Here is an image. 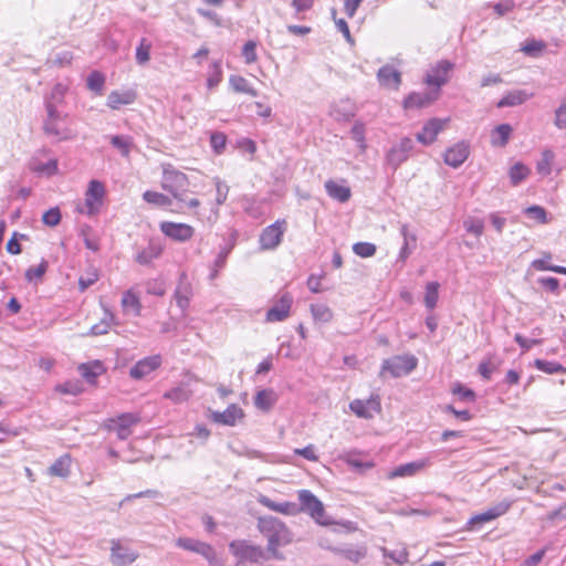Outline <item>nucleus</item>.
Wrapping results in <instances>:
<instances>
[{"instance_id": "f257e3e1", "label": "nucleus", "mask_w": 566, "mask_h": 566, "mask_svg": "<svg viewBox=\"0 0 566 566\" xmlns=\"http://www.w3.org/2000/svg\"><path fill=\"white\" fill-rule=\"evenodd\" d=\"M258 528L261 534L268 539V553L272 558L282 560L283 554L279 548L290 544L293 541V535L286 525L274 516H262L258 520Z\"/></svg>"}, {"instance_id": "f03ea898", "label": "nucleus", "mask_w": 566, "mask_h": 566, "mask_svg": "<svg viewBox=\"0 0 566 566\" xmlns=\"http://www.w3.org/2000/svg\"><path fill=\"white\" fill-rule=\"evenodd\" d=\"M45 113L42 130L46 137L54 142H66L75 138L76 134L72 128L69 113L63 109H55L52 105L49 106V111H45Z\"/></svg>"}, {"instance_id": "7ed1b4c3", "label": "nucleus", "mask_w": 566, "mask_h": 566, "mask_svg": "<svg viewBox=\"0 0 566 566\" xmlns=\"http://www.w3.org/2000/svg\"><path fill=\"white\" fill-rule=\"evenodd\" d=\"M300 501L298 512H304L311 515L315 522L321 525H329L332 521L325 515V509L321 500L315 496L310 490H300L297 492Z\"/></svg>"}, {"instance_id": "20e7f679", "label": "nucleus", "mask_w": 566, "mask_h": 566, "mask_svg": "<svg viewBox=\"0 0 566 566\" xmlns=\"http://www.w3.org/2000/svg\"><path fill=\"white\" fill-rule=\"evenodd\" d=\"M418 360L413 355H397L382 361L379 376L385 377L389 374L394 378H399L410 374L417 367Z\"/></svg>"}, {"instance_id": "39448f33", "label": "nucleus", "mask_w": 566, "mask_h": 566, "mask_svg": "<svg viewBox=\"0 0 566 566\" xmlns=\"http://www.w3.org/2000/svg\"><path fill=\"white\" fill-rule=\"evenodd\" d=\"M165 180L166 182L168 180H172L176 184L175 188L167 185H165V188L172 193L174 198L177 199L182 207L196 209L200 206V201L197 198H189L187 190L184 189L187 185V177L185 174L179 171L166 172Z\"/></svg>"}, {"instance_id": "423d86ee", "label": "nucleus", "mask_w": 566, "mask_h": 566, "mask_svg": "<svg viewBox=\"0 0 566 566\" xmlns=\"http://www.w3.org/2000/svg\"><path fill=\"white\" fill-rule=\"evenodd\" d=\"M286 229L287 223L284 219L276 220L264 228L259 238L260 249L263 251L276 249L281 244Z\"/></svg>"}, {"instance_id": "0eeeda50", "label": "nucleus", "mask_w": 566, "mask_h": 566, "mask_svg": "<svg viewBox=\"0 0 566 566\" xmlns=\"http://www.w3.org/2000/svg\"><path fill=\"white\" fill-rule=\"evenodd\" d=\"M177 546L203 556L212 566H223L214 548L210 544L195 538L179 537L177 539Z\"/></svg>"}, {"instance_id": "6e6552de", "label": "nucleus", "mask_w": 566, "mask_h": 566, "mask_svg": "<svg viewBox=\"0 0 566 566\" xmlns=\"http://www.w3.org/2000/svg\"><path fill=\"white\" fill-rule=\"evenodd\" d=\"M104 196V185L98 180H91L88 184V188L85 192L84 208H80L78 212L87 216L96 214L103 205Z\"/></svg>"}, {"instance_id": "1a4fd4ad", "label": "nucleus", "mask_w": 566, "mask_h": 566, "mask_svg": "<svg viewBox=\"0 0 566 566\" xmlns=\"http://www.w3.org/2000/svg\"><path fill=\"white\" fill-rule=\"evenodd\" d=\"M229 547L237 559L254 564L269 558L261 546L249 544L245 541H233Z\"/></svg>"}, {"instance_id": "9d476101", "label": "nucleus", "mask_w": 566, "mask_h": 566, "mask_svg": "<svg viewBox=\"0 0 566 566\" xmlns=\"http://www.w3.org/2000/svg\"><path fill=\"white\" fill-rule=\"evenodd\" d=\"M138 422V417L133 413H123L117 418H109L105 422V428L109 432H115L120 440L127 439L132 434V426Z\"/></svg>"}, {"instance_id": "9b49d317", "label": "nucleus", "mask_w": 566, "mask_h": 566, "mask_svg": "<svg viewBox=\"0 0 566 566\" xmlns=\"http://www.w3.org/2000/svg\"><path fill=\"white\" fill-rule=\"evenodd\" d=\"M413 148V142L409 137H403L394 145L386 155V163L396 170L402 163H405L410 151Z\"/></svg>"}, {"instance_id": "f8f14e48", "label": "nucleus", "mask_w": 566, "mask_h": 566, "mask_svg": "<svg viewBox=\"0 0 566 566\" xmlns=\"http://www.w3.org/2000/svg\"><path fill=\"white\" fill-rule=\"evenodd\" d=\"M159 227L166 237L177 242L189 241L195 234V229L187 223L163 221Z\"/></svg>"}, {"instance_id": "ddd939ff", "label": "nucleus", "mask_w": 566, "mask_h": 566, "mask_svg": "<svg viewBox=\"0 0 566 566\" xmlns=\"http://www.w3.org/2000/svg\"><path fill=\"white\" fill-rule=\"evenodd\" d=\"M512 503L513 502L511 500H503V501L496 503L495 505L489 507L484 512L472 516L469 520L468 524L473 528L475 525L491 522V521L504 515L510 510Z\"/></svg>"}, {"instance_id": "4468645a", "label": "nucleus", "mask_w": 566, "mask_h": 566, "mask_svg": "<svg viewBox=\"0 0 566 566\" xmlns=\"http://www.w3.org/2000/svg\"><path fill=\"white\" fill-rule=\"evenodd\" d=\"M111 551V562L114 566L129 565L138 557L137 552L132 551L125 543L119 539L112 541Z\"/></svg>"}, {"instance_id": "2eb2a0df", "label": "nucleus", "mask_w": 566, "mask_h": 566, "mask_svg": "<svg viewBox=\"0 0 566 566\" xmlns=\"http://www.w3.org/2000/svg\"><path fill=\"white\" fill-rule=\"evenodd\" d=\"M350 410L359 418L371 419L380 412L381 406L378 396H371L367 400L355 399L349 403Z\"/></svg>"}, {"instance_id": "dca6fc26", "label": "nucleus", "mask_w": 566, "mask_h": 566, "mask_svg": "<svg viewBox=\"0 0 566 566\" xmlns=\"http://www.w3.org/2000/svg\"><path fill=\"white\" fill-rule=\"evenodd\" d=\"M193 296V290L190 281L186 273H181L179 276L178 284L176 286L174 297L177 306L180 308L181 313L185 314L186 310L189 307L190 301Z\"/></svg>"}, {"instance_id": "f3484780", "label": "nucleus", "mask_w": 566, "mask_h": 566, "mask_svg": "<svg viewBox=\"0 0 566 566\" xmlns=\"http://www.w3.org/2000/svg\"><path fill=\"white\" fill-rule=\"evenodd\" d=\"M469 154V144L465 142H460L446 150L443 160L446 165L452 168H458L468 159Z\"/></svg>"}, {"instance_id": "a211bd4d", "label": "nucleus", "mask_w": 566, "mask_h": 566, "mask_svg": "<svg viewBox=\"0 0 566 566\" xmlns=\"http://www.w3.org/2000/svg\"><path fill=\"white\" fill-rule=\"evenodd\" d=\"M453 64L449 61H440L432 70L427 74L424 82L430 86L440 88L449 80V72L452 70Z\"/></svg>"}, {"instance_id": "6ab92c4d", "label": "nucleus", "mask_w": 566, "mask_h": 566, "mask_svg": "<svg viewBox=\"0 0 566 566\" xmlns=\"http://www.w3.org/2000/svg\"><path fill=\"white\" fill-rule=\"evenodd\" d=\"M293 303V297L290 293H283L279 301L268 311L266 321L282 322L289 314Z\"/></svg>"}, {"instance_id": "aec40b11", "label": "nucleus", "mask_w": 566, "mask_h": 566, "mask_svg": "<svg viewBox=\"0 0 566 566\" xmlns=\"http://www.w3.org/2000/svg\"><path fill=\"white\" fill-rule=\"evenodd\" d=\"M446 120L439 118H432L424 124L421 132H419L416 137L419 143L422 145L432 144L438 134L444 128Z\"/></svg>"}, {"instance_id": "412c9836", "label": "nucleus", "mask_w": 566, "mask_h": 566, "mask_svg": "<svg viewBox=\"0 0 566 566\" xmlns=\"http://www.w3.org/2000/svg\"><path fill=\"white\" fill-rule=\"evenodd\" d=\"M377 80L382 87L398 90L401 84V74L392 65L387 64L378 70Z\"/></svg>"}, {"instance_id": "4be33fe9", "label": "nucleus", "mask_w": 566, "mask_h": 566, "mask_svg": "<svg viewBox=\"0 0 566 566\" xmlns=\"http://www.w3.org/2000/svg\"><path fill=\"white\" fill-rule=\"evenodd\" d=\"M243 417V410L235 403L230 405L224 411H213L212 420L226 426H234L237 420Z\"/></svg>"}, {"instance_id": "5701e85b", "label": "nucleus", "mask_w": 566, "mask_h": 566, "mask_svg": "<svg viewBox=\"0 0 566 566\" xmlns=\"http://www.w3.org/2000/svg\"><path fill=\"white\" fill-rule=\"evenodd\" d=\"M533 96L532 93H528L525 90H514L509 93H506L497 103L496 107L504 108V107H513L518 106L523 103H525L527 99H530Z\"/></svg>"}, {"instance_id": "b1692460", "label": "nucleus", "mask_w": 566, "mask_h": 566, "mask_svg": "<svg viewBox=\"0 0 566 566\" xmlns=\"http://www.w3.org/2000/svg\"><path fill=\"white\" fill-rule=\"evenodd\" d=\"M259 502L270 509L271 511L287 514V515H295L298 513V506L297 504L293 502H274L270 497L262 495L259 500Z\"/></svg>"}, {"instance_id": "393cba45", "label": "nucleus", "mask_w": 566, "mask_h": 566, "mask_svg": "<svg viewBox=\"0 0 566 566\" xmlns=\"http://www.w3.org/2000/svg\"><path fill=\"white\" fill-rule=\"evenodd\" d=\"M400 233L403 238V244L400 249L398 259L402 262H405L417 244V237L415 233H411L409 231V227L407 224H402L400 228Z\"/></svg>"}, {"instance_id": "a878e982", "label": "nucleus", "mask_w": 566, "mask_h": 566, "mask_svg": "<svg viewBox=\"0 0 566 566\" xmlns=\"http://www.w3.org/2000/svg\"><path fill=\"white\" fill-rule=\"evenodd\" d=\"M66 86L57 83L51 90V93L44 98V107L45 111H49V106H53L55 109H62V105L64 104V97L66 93Z\"/></svg>"}, {"instance_id": "bb28decb", "label": "nucleus", "mask_w": 566, "mask_h": 566, "mask_svg": "<svg viewBox=\"0 0 566 566\" xmlns=\"http://www.w3.org/2000/svg\"><path fill=\"white\" fill-rule=\"evenodd\" d=\"M426 467L424 461H415L401 464L389 472L388 478L389 479H396V478H406V476H412L417 474L420 470H422Z\"/></svg>"}, {"instance_id": "cd10ccee", "label": "nucleus", "mask_w": 566, "mask_h": 566, "mask_svg": "<svg viewBox=\"0 0 566 566\" xmlns=\"http://www.w3.org/2000/svg\"><path fill=\"white\" fill-rule=\"evenodd\" d=\"M325 189L327 195L339 201V202H346L350 198V189L344 185H339L333 180H328L325 182Z\"/></svg>"}, {"instance_id": "c85d7f7f", "label": "nucleus", "mask_w": 566, "mask_h": 566, "mask_svg": "<svg viewBox=\"0 0 566 566\" xmlns=\"http://www.w3.org/2000/svg\"><path fill=\"white\" fill-rule=\"evenodd\" d=\"M122 307L127 315H139L140 302L138 295L132 290L126 291L122 297Z\"/></svg>"}, {"instance_id": "c756f323", "label": "nucleus", "mask_w": 566, "mask_h": 566, "mask_svg": "<svg viewBox=\"0 0 566 566\" xmlns=\"http://www.w3.org/2000/svg\"><path fill=\"white\" fill-rule=\"evenodd\" d=\"M512 126L510 124H501L496 126L491 134V144L493 146H505L512 134Z\"/></svg>"}, {"instance_id": "7c9ffc66", "label": "nucleus", "mask_w": 566, "mask_h": 566, "mask_svg": "<svg viewBox=\"0 0 566 566\" xmlns=\"http://www.w3.org/2000/svg\"><path fill=\"white\" fill-rule=\"evenodd\" d=\"M229 85L235 93H244L253 97L258 96V91L241 75H231Z\"/></svg>"}, {"instance_id": "2f4dec72", "label": "nucleus", "mask_w": 566, "mask_h": 566, "mask_svg": "<svg viewBox=\"0 0 566 566\" xmlns=\"http://www.w3.org/2000/svg\"><path fill=\"white\" fill-rule=\"evenodd\" d=\"M71 458L69 454L61 455L49 468V473L54 476L66 478L70 474Z\"/></svg>"}, {"instance_id": "473e14b6", "label": "nucleus", "mask_w": 566, "mask_h": 566, "mask_svg": "<svg viewBox=\"0 0 566 566\" xmlns=\"http://www.w3.org/2000/svg\"><path fill=\"white\" fill-rule=\"evenodd\" d=\"M133 101L134 95L130 92L119 93L114 91L107 97V105L113 109H117L122 105L130 104Z\"/></svg>"}, {"instance_id": "72a5a7b5", "label": "nucleus", "mask_w": 566, "mask_h": 566, "mask_svg": "<svg viewBox=\"0 0 566 566\" xmlns=\"http://www.w3.org/2000/svg\"><path fill=\"white\" fill-rule=\"evenodd\" d=\"M113 319H114L113 313L109 312L107 308H104L103 318L101 319L99 323L94 324L91 327L88 335L98 336V335L106 334L108 332V329L111 328Z\"/></svg>"}, {"instance_id": "f704fd0d", "label": "nucleus", "mask_w": 566, "mask_h": 566, "mask_svg": "<svg viewBox=\"0 0 566 566\" xmlns=\"http://www.w3.org/2000/svg\"><path fill=\"white\" fill-rule=\"evenodd\" d=\"M274 401V392L271 389H263L258 391L254 398L255 407L264 411L270 410Z\"/></svg>"}, {"instance_id": "c9c22d12", "label": "nucleus", "mask_w": 566, "mask_h": 566, "mask_svg": "<svg viewBox=\"0 0 566 566\" xmlns=\"http://www.w3.org/2000/svg\"><path fill=\"white\" fill-rule=\"evenodd\" d=\"M164 250V240L160 237L150 238L147 250H144V263L157 259Z\"/></svg>"}, {"instance_id": "e433bc0d", "label": "nucleus", "mask_w": 566, "mask_h": 566, "mask_svg": "<svg viewBox=\"0 0 566 566\" xmlns=\"http://www.w3.org/2000/svg\"><path fill=\"white\" fill-rule=\"evenodd\" d=\"M440 284L436 281L429 282L426 285L424 305L428 310L432 311L438 303Z\"/></svg>"}, {"instance_id": "4c0bfd02", "label": "nucleus", "mask_w": 566, "mask_h": 566, "mask_svg": "<svg viewBox=\"0 0 566 566\" xmlns=\"http://www.w3.org/2000/svg\"><path fill=\"white\" fill-rule=\"evenodd\" d=\"M432 102V98L429 94L424 93H411L407 96L405 99V107L412 108V107H424L428 106Z\"/></svg>"}, {"instance_id": "58836bf2", "label": "nucleus", "mask_w": 566, "mask_h": 566, "mask_svg": "<svg viewBox=\"0 0 566 566\" xmlns=\"http://www.w3.org/2000/svg\"><path fill=\"white\" fill-rule=\"evenodd\" d=\"M311 313L317 322L328 323L333 319L332 310L325 304H312Z\"/></svg>"}, {"instance_id": "ea45409f", "label": "nucleus", "mask_w": 566, "mask_h": 566, "mask_svg": "<svg viewBox=\"0 0 566 566\" xmlns=\"http://www.w3.org/2000/svg\"><path fill=\"white\" fill-rule=\"evenodd\" d=\"M555 158V154L551 149H545L542 151V158L538 160L536 165V170L538 174L543 176H547L552 171V163Z\"/></svg>"}, {"instance_id": "a19ab883", "label": "nucleus", "mask_w": 566, "mask_h": 566, "mask_svg": "<svg viewBox=\"0 0 566 566\" xmlns=\"http://www.w3.org/2000/svg\"><path fill=\"white\" fill-rule=\"evenodd\" d=\"M530 175V169L523 165L522 163L514 164L510 171L509 176L513 186H517Z\"/></svg>"}, {"instance_id": "79ce46f5", "label": "nucleus", "mask_w": 566, "mask_h": 566, "mask_svg": "<svg viewBox=\"0 0 566 566\" xmlns=\"http://www.w3.org/2000/svg\"><path fill=\"white\" fill-rule=\"evenodd\" d=\"M31 169L38 174H44L46 176H53L57 172V160L50 159L46 163L33 160Z\"/></svg>"}, {"instance_id": "37998d69", "label": "nucleus", "mask_w": 566, "mask_h": 566, "mask_svg": "<svg viewBox=\"0 0 566 566\" xmlns=\"http://www.w3.org/2000/svg\"><path fill=\"white\" fill-rule=\"evenodd\" d=\"M534 365L538 370L548 375H556L565 371V368L557 361L536 359Z\"/></svg>"}, {"instance_id": "c03bdc74", "label": "nucleus", "mask_w": 566, "mask_h": 566, "mask_svg": "<svg viewBox=\"0 0 566 566\" xmlns=\"http://www.w3.org/2000/svg\"><path fill=\"white\" fill-rule=\"evenodd\" d=\"M87 87L94 93L101 95L105 84V76L98 71H93L87 76Z\"/></svg>"}, {"instance_id": "a18cd8bd", "label": "nucleus", "mask_w": 566, "mask_h": 566, "mask_svg": "<svg viewBox=\"0 0 566 566\" xmlns=\"http://www.w3.org/2000/svg\"><path fill=\"white\" fill-rule=\"evenodd\" d=\"M111 144L118 149L123 156H128L132 146V138L124 135H115L111 137Z\"/></svg>"}, {"instance_id": "49530a36", "label": "nucleus", "mask_w": 566, "mask_h": 566, "mask_svg": "<svg viewBox=\"0 0 566 566\" xmlns=\"http://www.w3.org/2000/svg\"><path fill=\"white\" fill-rule=\"evenodd\" d=\"M221 80H222L221 63L219 61H216L210 65L208 78H207V85L209 88H213L219 85Z\"/></svg>"}, {"instance_id": "de8ad7c7", "label": "nucleus", "mask_w": 566, "mask_h": 566, "mask_svg": "<svg viewBox=\"0 0 566 566\" xmlns=\"http://www.w3.org/2000/svg\"><path fill=\"white\" fill-rule=\"evenodd\" d=\"M48 270V262L45 260H42L39 265L31 266L25 271V280L28 282H34L39 281L43 277Z\"/></svg>"}, {"instance_id": "09e8293b", "label": "nucleus", "mask_w": 566, "mask_h": 566, "mask_svg": "<svg viewBox=\"0 0 566 566\" xmlns=\"http://www.w3.org/2000/svg\"><path fill=\"white\" fill-rule=\"evenodd\" d=\"M144 201L158 207H167L171 203L169 197L156 191L144 192Z\"/></svg>"}, {"instance_id": "8fccbe9b", "label": "nucleus", "mask_w": 566, "mask_h": 566, "mask_svg": "<svg viewBox=\"0 0 566 566\" xmlns=\"http://www.w3.org/2000/svg\"><path fill=\"white\" fill-rule=\"evenodd\" d=\"M102 365L96 361L93 366L88 364H82L80 366L81 375L87 380V381H94V379L102 373Z\"/></svg>"}, {"instance_id": "3c124183", "label": "nucleus", "mask_w": 566, "mask_h": 566, "mask_svg": "<svg viewBox=\"0 0 566 566\" xmlns=\"http://www.w3.org/2000/svg\"><path fill=\"white\" fill-rule=\"evenodd\" d=\"M376 245L370 242H357L353 245V251L360 258H370L376 253Z\"/></svg>"}, {"instance_id": "603ef678", "label": "nucleus", "mask_w": 566, "mask_h": 566, "mask_svg": "<svg viewBox=\"0 0 566 566\" xmlns=\"http://www.w3.org/2000/svg\"><path fill=\"white\" fill-rule=\"evenodd\" d=\"M61 211L59 207L50 208L42 216V222L48 227H55L61 222Z\"/></svg>"}, {"instance_id": "864d4df0", "label": "nucleus", "mask_w": 566, "mask_h": 566, "mask_svg": "<svg viewBox=\"0 0 566 566\" xmlns=\"http://www.w3.org/2000/svg\"><path fill=\"white\" fill-rule=\"evenodd\" d=\"M525 213L527 217L535 219L537 222L545 224L548 222L547 212L541 206H531L525 209Z\"/></svg>"}, {"instance_id": "5fc2aeb1", "label": "nucleus", "mask_w": 566, "mask_h": 566, "mask_svg": "<svg viewBox=\"0 0 566 566\" xmlns=\"http://www.w3.org/2000/svg\"><path fill=\"white\" fill-rule=\"evenodd\" d=\"M346 462L349 467L354 468L359 472H364L374 467V463L371 461H363L361 459L353 454L347 455Z\"/></svg>"}, {"instance_id": "6e6d98bb", "label": "nucleus", "mask_w": 566, "mask_h": 566, "mask_svg": "<svg viewBox=\"0 0 566 566\" xmlns=\"http://www.w3.org/2000/svg\"><path fill=\"white\" fill-rule=\"evenodd\" d=\"M545 49V44L542 41L532 40L530 42H526L522 46V51L530 56H536L538 53H541Z\"/></svg>"}, {"instance_id": "4d7b16f0", "label": "nucleus", "mask_w": 566, "mask_h": 566, "mask_svg": "<svg viewBox=\"0 0 566 566\" xmlns=\"http://www.w3.org/2000/svg\"><path fill=\"white\" fill-rule=\"evenodd\" d=\"M227 137L224 134L216 132L210 136V145L217 154H221L226 147Z\"/></svg>"}, {"instance_id": "13d9d810", "label": "nucleus", "mask_w": 566, "mask_h": 566, "mask_svg": "<svg viewBox=\"0 0 566 566\" xmlns=\"http://www.w3.org/2000/svg\"><path fill=\"white\" fill-rule=\"evenodd\" d=\"M352 137L353 139L359 144L361 149H365V127L363 123L356 122L352 127Z\"/></svg>"}, {"instance_id": "bf43d9fd", "label": "nucleus", "mask_w": 566, "mask_h": 566, "mask_svg": "<svg viewBox=\"0 0 566 566\" xmlns=\"http://www.w3.org/2000/svg\"><path fill=\"white\" fill-rule=\"evenodd\" d=\"M256 43L253 41H248L242 48V56L245 60V63L251 64L256 61Z\"/></svg>"}, {"instance_id": "052dcab7", "label": "nucleus", "mask_w": 566, "mask_h": 566, "mask_svg": "<svg viewBox=\"0 0 566 566\" xmlns=\"http://www.w3.org/2000/svg\"><path fill=\"white\" fill-rule=\"evenodd\" d=\"M165 397L175 402H182V401L188 400L189 391L185 388L177 387V388H174V389L169 390L168 392H166Z\"/></svg>"}, {"instance_id": "680f3d73", "label": "nucleus", "mask_w": 566, "mask_h": 566, "mask_svg": "<svg viewBox=\"0 0 566 566\" xmlns=\"http://www.w3.org/2000/svg\"><path fill=\"white\" fill-rule=\"evenodd\" d=\"M464 228L468 232L476 237H480L483 233L484 223L482 220L479 219H469L464 221Z\"/></svg>"}, {"instance_id": "e2e57ef3", "label": "nucleus", "mask_w": 566, "mask_h": 566, "mask_svg": "<svg viewBox=\"0 0 566 566\" xmlns=\"http://www.w3.org/2000/svg\"><path fill=\"white\" fill-rule=\"evenodd\" d=\"M216 190H217V197H216L217 203L219 206L223 205L228 198V192H229L228 185L217 178L216 179Z\"/></svg>"}, {"instance_id": "0e129e2a", "label": "nucleus", "mask_w": 566, "mask_h": 566, "mask_svg": "<svg viewBox=\"0 0 566 566\" xmlns=\"http://www.w3.org/2000/svg\"><path fill=\"white\" fill-rule=\"evenodd\" d=\"M146 291L149 294H154L157 296H161L165 294L166 286L165 282L161 279H156L154 282H148L146 286Z\"/></svg>"}, {"instance_id": "69168bd1", "label": "nucleus", "mask_w": 566, "mask_h": 566, "mask_svg": "<svg viewBox=\"0 0 566 566\" xmlns=\"http://www.w3.org/2000/svg\"><path fill=\"white\" fill-rule=\"evenodd\" d=\"M73 53L71 51H61L57 52L52 59L53 64L59 66L70 65L73 60Z\"/></svg>"}, {"instance_id": "338daca9", "label": "nucleus", "mask_w": 566, "mask_h": 566, "mask_svg": "<svg viewBox=\"0 0 566 566\" xmlns=\"http://www.w3.org/2000/svg\"><path fill=\"white\" fill-rule=\"evenodd\" d=\"M496 369V365L492 364L491 359L483 360L479 365V374L486 380H490L493 371Z\"/></svg>"}, {"instance_id": "774afa93", "label": "nucleus", "mask_w": 566, "mask_h": 566, "mask_svg": "<svg viewBox=\"0 0 566 566\" xmlns=\"http://www.w3.org/2000/svg\"><path fill=\"white\" fill-rule=\"evenodd\" d=\"M555 125L559 129L566 128V102L562 103L555 111Z\"/></svg>"}]
</instances>
